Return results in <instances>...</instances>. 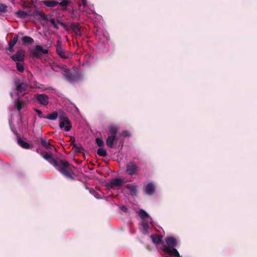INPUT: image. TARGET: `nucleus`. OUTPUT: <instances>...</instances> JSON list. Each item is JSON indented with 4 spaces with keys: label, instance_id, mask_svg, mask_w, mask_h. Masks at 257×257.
Returning a JSON list of instances; mask_svg holds the SVG:
<instances>
[{
    "label": "nucleus",
    "instance_id": "dca6fc26",
    "mask_svg": "<svg viewBox=\"0 0 257 257\" xmlns=\"http://www.w3.org/2000/svg\"><path fill=\"white\" fill-rule=\"evenodd\" d=\"M126 188L129 190L130 194L132 196H135L138 193V186L134 184H131L130 186L127 185Z\"/></svg>",
    "mask_w": 257,
    "mask_h": 257
},
{
    "label": "nucleus",
    "instance_id": "f03ea898",
    "mask_svg": "<svg viewBox=\"0 0 257 257\" xmlns=\"http://www.w3.org/2000/svg\"><path fill=\"white\" fill-rule=\"evenodd\" d=\"M165 241L167 245L163 244L161 249L165 252L174 255L175 257H180V254L177 250L174 248L177 245L178 239L173 236H168L165 238Z\"/></svg>",
    "mask_w": 257,
    "mask_h": 257
},
{
    "label": "nucleus",
    "instance_id": "37998d69",
    "mask_svg": "<svg viewBox=\"0 0 257 257\" xmlns=\"http://www.w3.org/2000/svg\"><path fill=\"white\" fill-rule=\"evenodd\" d=\"M48 88H44V90L48 89Z\"/></svg>",
    "mask_w": 257,
    "mask_h": 257
},
{
    "label": "nucleus",
    "instance_id": "c756f323",
    "mask_svg": "<svg viewBox=\"0 0 257 257\" xmlns=\"http://www.w3.org/2000/svg\"><path fill=\"white\" fill-rule=\"evenodd\" d=\"M90 192L91 194H92L97 199H100L101 198L100 195L98 193H97L96 191L94 190L93 189H91L90 190Z\"/></svg>",
    "mask_w": 257,
    "mask_h": 257
},
{
    "label": "nucleus",
    "instance_id": "0eeeda50",
    "mask_svg": "<svg viewBox=\"0 0 257 257\" xmlns=\"http://www.w3.org/2000/svg\"><path fill=\"white\" fill-rule=\"evenodd\" d=\"M125 183L124 180L120 178H113L107 183V187L109 188H113L115 187H119Z\"/></svg>",
    "mask_w": 257,
    "mask_h": 257
},
{
    "label": "nucleus",
    "instance_id": "412c9836",
    "mask_svg": "<svg viewBox=\"0 0 257 257\" xmlns=\"http://www.w3.org/2000/svg\"><path fill=\"white\" fill-rule=\"evenodd\" d=\"M25 104V102L21 101L19 99H16L14 101L15 106L18 111L22 109Z\"/></svg>",
    "mask_w": 257,
    "mask_h": 257
},
{
    "label": "nucleus",
    "instance_id": "1a4fd4ad",
    "mask_svg": "<svg viewBox=\"0 0 257 257\" xmlns=\"http://www.w3.org/2000/svg\"><path fill=\"white\" fill-rule=\"evenodd\" d=\"M25 52L23 49L18 50L11 58L13 61L17 62H23L25 59Z\"/></svg>",
    "mask_w": 257,
    "mask_h": 257
},
{
    "label": "nucleus",
    "instance_id": "7c9ffc66",
    "mask_svg": "<svg viewBox=\"0 0 257 257\" xmlns=\"http://www.w3.org/2000/svg\"><path fill=\"white\" fill-rule=\"evenodd\" d=\"M7 11V6L3 4H0V13H6Z\"/></svg>",
    "mask_w": 257,
    "mask_h": 257
},
{
    "label": "nucleus",
    "instance_id": "79ce46f5",
    "mask_svg": "<svg viewBox=\"0 0 257 257\" xmlns=\"http://www.w3.org/2000/svg\"><path fill=\"white\" fill-rule=\"evenodd\" d=\"M65 126H66V124H64V130H65ZM62 128H63V127Z\"/></svg>",
    "mask_w": 257,
    "mask_h": 257
},
{
    "label": "nucleus",
    "instance_id": "2f4dec72",
    "mask_svg": "<svg viewBox=\"0 0 257 257\" xmlns=\"http://www.w3.org/2000/svg\"><path fill=\"white\" fill-rule=\"evenodd\" d=\"M70 3V2L68 0H63L59 3V5L62 7H66Z\"/></svg>",
    "mask_w": 257,
    "mask_h": 257
},
{
    "label": "nucleus",
    "instance_id": "a211bd4d",
    "mask_svg": "<svg viewBox=\"0 0 257 257\" xmlns=\"http://www.w3.org/2000/svg\"><path fill=\"white\" fill-rule=\"evenodd\" d=\"M116 140V137L114 136H109L106 141V145L110 148H112L114 144V142Z\"/></svg>",
    "mask_w": 257,
    "mask_h": 257
},
{
    "label": "nucleus",
    "instance_id": "e433bc0d",
    "mask_svg": "<svg viewBox=\"0 0 257 257\" xmlns=\"http://www.w3.org/2000/svg\"><path fill=\"white\" fill-rule=\"evenodd\" d=\"M121 210L124 212H127V208L124 206H122L121 207Z\"/></svg>",
    "mask_w": 257,
    "mask_h": 257
},
{
    "label": "nucleus",
    "instance_id": "cd10ccee",
    "mask_svg": "<svg viewBox=\"0 0 257 257\" xmlns=\"http://www.w3.org/2000/svg\"><path fill=\"white\" fill-rule=\"evenodd\" d=\"M19 36L18 35H15L13 38V40L9 43V45L14 46L18 41Z\"/></svg>",
    "mask_w": 257,
    "mask_h": 257
},
{
    "label": "nucleus",
    "instance_id": "f3484780",
    "mask_svg": "<svg viewBox=\"0 0 257 257\" xmlns=\"http://www.w3.org/2000/svg\"><path fill=\"white\" fill-rule=\"evenodd\" d=\"M42 3L46 6L50 8H54L56 7L59 3L55 0H47L42 1Z\"/></svg>",
    "mask_w": 257,
    "mask_h": 257
},
{
    "label": "nucleus",
    "instance_id": "f257e3e1",
    "mask_svg": "<svg viewBox=\"0 0 257 257\" xmlns=\"http://www.w3.org/2000/svg\"><path fill=\"white\" fill-rule=\"evenodd\" d=\"M42 156L45 160L53 165L65 177L69 179H74L72 175L73 172L72 167L67 161L61 160L56 161L49 154H42Z\"/></svg>",
    "mask_w": 257,
    "mask_h": 257
},
{
    "label": "nucleus",
    "instance_id": "58836bf2",
    "mask_svg": "<svg viewBox=\"0 0 257 257\" xmlns=\"http://www.w3.org/2000/svg\"><path fill=\"white\" fill-rule=\"evenodd\" d=\"M36 111L37 112V113L38 114H42V112L40 110L36 109Z\"/></svg>",
    "mask_w": 257,
    "mask_h": 257
},
{
    "label": "nucleus",
    "instance_id": "a878e982",
    "mask_svg": "<svg viewBox=\"0 0 257 257\" xmlns=\"http://www.w3.org/2000/svg\"><path fill=\"white\" fill-rule=\"evenodd\" d=\"M109 132L111 134V136H114V137H116L117 132V128L116 126L112 125L110 126L109 128Z\"/></svg>",
    "mask_w": 257,
    "mask_h": 257
},
{
    "label": "nucleus",
    "instance_id": "6e6552de",
    "mask_svg": "<svg viewBox=\"0 0 257 257\" xmlns=\"http://www.w3.org/2000/svg\"><path fill=\"white\" fill-rule=\"evenodd\" d=\"M138 167L134 162H130L126 165V172L130 175H136L138 174Z\"/></svg>",
    "mask_w": 257,
    "mask_h": 257
},
{
    "label": "nucleus",
    "instance_id": "aec40b11",
    "mask_svg": "<svg viewBox=\"0 0 257 257\" xmlns=\"http://www.w3.org/2000/svg\"><path fill=\"white\" fill-rule=\"evenodd\" d=\"M16 15H17L18 17L22 19L26 18L29 16V14L28 12L22 10L17 11L16 12Z\"/></svg>",
    "mask_w": 257,
    "mask_h": 257
},
{
    "label": "nucleus",
    "instance_id": "6ab92c4d",
    "mask_svg": "<svg viewBox=\"0 0 257 257\" xmlns=\"http://www.w3.org/2000/svg\"><path fill=\"white\" fill-rule=\"evenodd\" d=\"M34 42L33 39L29 36H23L22 38V42L23 45H26L27 44H32Z\"/></svg>",
    "mask_w": 257,
    "mask_h": 257
},
{
    "label": "nucleus",
    "instance_id": "f8f14e48",
    "mask_svg": "<svg viewBox=\"0 0 257 257\" xmlns=\"http://www.w3.org/2000/svg\"><path fill=\"white\" fill-rule=\"evenodd\" d=\"M48 52L47 49H44L42 46L37 45L35 49L32 51V55L36 57H39L42 54H47Z\"/></svg>",
    "mask_w": 257,
    "mask_h": 257
},
{
    "label": "nucleus",
    "instance_id": "c85d7f7f",
    "mask_svg": "<svg viewBox=\"0 0 257 257\" xmlns=\"http://www.w3.org/2000/svg\"><path fill=\"white\" fill-rule=\"evenodd\" d=\"M95 142L97 145L100 147L102 148L104 146V142L101 139L97 138L95 139Z\"/></svg>",
    "mask_w": 257,
    "mask_h": 257
},
{
    "label": "nucleus",
    "instance_id": "bb28decb",
    "mask_svg": "<svg viewBox=\"0 0 257 257\" xmlns=\"http://www.w3.org/2000/svg\"><path fill=\"white\" fill-rule=\"evenodd\" d=\"M16 68L20 72H23L24 70L23 64L20 62L16 63Z\"/></svg>",
    "mask_w": 257,
    "mask_h": 257
},
{
    "label": "nucleus",
    "instance_id": "473e14b6",
    "mask_svg": "<svg viewBox=\"0 0 257 257\" xmlns=\"http://www.w3.org/2000/svg\"><path fill=\"white\" fill-rule=\"evenodd\" d=\"M77 36H81V32L77 26L74 29Z\"/></svg>",
    "mask_w": 257,
    "mask_h": 257
},
{
    "label": "nucleus",
    "instance_id": "39448f33",
    "mask_svg": "<svg viewBox=\"0 0 257 257\" xmlns=\"http://www.w3.org/2000/svg\"><path fill=\"white\" fill-rule=\"evenodd\" d=\"M62 74L65 78L70 83L77 81L82 78V75L80 73L77 72L72 73L67 69H64L63 70Z\"/></svg>",
    "mask_w": 257,
    "mask_h": 257
},
{
    "label": "nucleus",
    "instance_id": "c9c22d12",
    "mask_svg": "<svg viewBox=\"0 0 257 257\" xmlns=\"http://www.w3.org/2000/svg\"><path fill=\"white\" fill-rule=\"evenodd\" d=\"M9 50L11 53H13L14 52V47L13 46L9 45Z\"/></svg>",
    "mask_w": 257,
    "mask_h": 257
},
{
    "label": "nucleus",
    "instance_id": "423d86ee",
    "mask_svg": "<svg viewBox=\"0 0 257 257\" xmlns=\"http://www.w3.org/2000/svg\"><path fill=\"white\" fill-rule=\"evenodd\" d=\"M16 89L18 91V97L23 96L28 87L29 82L20 79L15 80Z\"/></svg>",
    "mask_w": 257,
    "mask_h": 257
},
{
    "label": "nucleus",
    "instance_id": "393cba45",
    "mask_svg": "<svg viewBox=\"0 0 257 257\" xmlns=\"http://www.w3.org/2000/svg\"><path fill=\"white\" fill-rule=\"evenodd\" d=\"M40 140H41L42 145L46 149H50L51 148V146L49 142H47L46 140L43 139L42 138H41Z\"/></svg>",
    "mask_w": 257,
    "mask_h": 257
},
{
    "label": "nucleus",
    "instance_id": "4c0bfd02",
    "mask_svg": "<svg viewBox=\"0 0 257 257\" xmlns=\"http://www.w3.org/2000/svg\"><path fill=\"white\" fill-rule=\"evenodd\" d=\"M89 7L90 11L92 12V13H94L93 10L92 9L93 6L90 5Z\"/></svg>",
    "mask_w": 257,
    "mask_h": 257
},
{
    "label": "nucleus",
    "instance_id": "b1692460",
    "mask_svg": "<svg viewBox=\"0 0 257 257\" xmlns=\"http://www.w3.org/2000/svg\"><path fill=\"white\" fill-rule=\"evenodd\" d=\"M97 154L101 157H106L107 155L106 151L103 148H99L97 150Z\"/></svg>",
    "mask_w": 257,
    "mask_h": 257
},
{
    "label": "nucleus",
    "instance_id": "4be33fe9",
    "mask_svg": "<svg viewBox=\"0 0 257 257\" xmlns=\"http://www.w3.org/2000/svg\"><path fill=\"white\" fill-rule=\"evenodd\" d=\"M18 144L24 149H28L30 147L29 144L22 140L20 138L17 139Z\"/></svg>",
    "mask_w": 257,
    "mask_h": 257
},
{
    "label": "nucleus",
    "instance_id": "ddd939ff",
    "mask_svg": "<svg viewBox=\"0 0 257 257\" xmlns=\"http://www.w3.org/2000/svg\"><path fill=\"white\" fill-rule=\"evenodd\" d=\"M35 98L38 101L43 105H47L49 103V97L45 94H38L35 96Z\"/></svg>",
    "mask_w": 257,
    "mask_h": 257
},
{
    "label": "nucleus",
    "instance_id": "9d476101",
    "mask_svg": "<svg viewBox=\"0 0 257 257\" xmlns=\"http://www.w3.org/2000/svg\"><path fill=\"white\" fill-rule=\"evenodd\" d=\"M56 52L60 57L63 59L68 58L66 55V51L63 48L61 42L60 40H57L56 44Z\"/></svg>",
    "mask_w": 257,
    "mask_h": 257
},
{
    "label": "nucleus",
    "instance_id": "7ed1b4c3",
    "mask_svg": "<svg viewBox=\"0 0 257 257\" xmlns=\"http://www.w3.org/2000/svg\"><path fill=\"white\" fill-rule=\"evenodd\" d=\"M138 214L142 219V230L144 233L146 234L149 231V224L152 223V219L148 213L143 209H140L138 212Z\"/></svg>",
    "mask_w": 257,
    "mask_h": 257
},
{
    "label": "nucleus",
    "instance_id": "9b49d317",
    "mask_svg": "<svg viewBox=\"0 0 257 257\" xmlns=\"http://www.w3.org/2000/svg\"><path fill=\"white\" fill-rule=\"evenodd\" d=\"M37 15L41 18L43 20L49 21L55 29H58L59 27L57 26L55 20L54 18L49 19L48 16L44 13L40 11L37 12Z\"/></svg>",
    "mask_w": 257,
    "mask_h": 257
},
{
    "label": "nucleus",
    "instance_id": "a19ab883",
    "mask_svg": "<svg viewBox=\"0 0 257 257\" xmlns=\"http://www.w3.org/2000/svg\"><path fill=\"white\" fill-rule=\"evenodd\" d=\"M60 24L61 25H62V26H63V25H64V24H63V23H60Z\"/></svg>",
    "mask_w": 257,
    "mask_h": 257
},
{
    "label": "nucleus",
    "instance_id": "2eb2a0df",
    "mask_svg": "<svg viewBox=\"0 0 257 257\" xmlns=\"http://www.w3.org/2000/svg\"><path fill=\"white\" fill-rule=\"evenodd\" d=\"M152 241L158 246L160 244L163 245L162 237L158 235L153 234L150 236Z\"/></svg>",
    "mask_w": 257,
    "mask_h": 257
},
{
    "label": "nucleus",
    "instance_id": "72a5a7b5",
    "mask_svg": "<svg viewBox=\"0 0 257 257\" xmlns=\"http://www.w3.org/2000/svg\"><path fill=\"white\" fill-rule=\"evenodd\" d=\"M121 135L123 137H127L129 135V133L127 131H123Z\"/></svg>",
    "mask_w": 257,
    "mask_h": 257
},
{
    "label": "nucleus",
    "instance_id": "5701e85b",
    "mask_svg": "<svg viewBox=\"0 0 257 257\" xmlns=\"http://www.w3.org/2000/svg\"><path fill=\"white\" fill-rule=\"evenodd\" d=\"M57 118H58L57 111L49 114L46 117V118L51 120H55Z\"/></svg>",
    "mask_w": 257,
    "mask_h": 257
},
{
    "label": "nucleus",
    "instance_id": "4468645a",
    "mask_svg": "<svg viewBox=\"0 0 257 257\" xmlns=\"http://www.w3.org/2000/svg\"><path fill=\"white\" fill-rule=\"evenodd\" d=\"M155 189V185L153 183H149L145 187V193L148 195H152L154 193Z\"/></svg>",
    "mask_w": 257,
    "mask_h": 257
},
{
    "label": "nucleus",
    "instance_id": "20e7f679",
    "mask_svg": "<svg viewBox=\"0 0 257 257\" xmlns=\"http://www.w3.org/2000/svg\"><path fill=\"white\" fill-rule=\"evenodd\" d=\"M58 118L60 119L59 122V126L61 128L64 127V124H66L65 127V131L68 132L71 128V125L69 120H68L67 114L63 111L59 110L57 111Z\"/></svg>",
    "mask_w": 257,
    "mask_h": 257
},
{
    "label": "nucleus",
    "instance_id": "ea45409f",
    "mask_svg": "<svg viewBox=\"0 0 257 257\" xmlns=\"http://www.w3.org/2000/svg\"><path fill=\"white\" fill-rule=\"evenodd\" d=\"M10 95H11V96L12 98H13V99L14 95H13V93H12V92H11V93H10Z\"/></svg>",
    "mask_w": 257,
    "mask_h": 257
},
{
    "label": "nucleus",
    "instance_id": "f704fd0d",
    "mask_svg": "<svg viewBox=\"0 0 257 257\" xmlns=\"http://www.w3.org/2000/svg\"><path fill=\"white\" fill-rule=\"evenodd\" d=\"M81 2H82L83 6L84 8H85V7L88 6L87 5V3H86V0H81Z\"/></svg>",
    "mask_w": 257,
    "mask_h": 257
}]
</instances>
